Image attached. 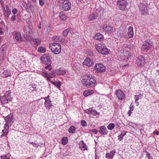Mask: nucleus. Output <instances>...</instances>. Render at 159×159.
I'll use <instances>...</instances> for the list:
<instances>
[{
    "instance_id": "obj_1",
    "label": "nucleus",
    "mask_w": 159,
    "mask_h": 159,
    "mask_svg": "<svg viewBox=\"0 0 159 159\" xmlns=\"http://www.w3.org/2000/svg\"><path fill=\"white\" fill-rule=\"evenodd\" d=\"M92 76L89 74H87L84 76L82 80V83L83 85L87 88H89L92 84L94 86L96 81L95 80L92 78Z\"/></svg>"
},
{
    "instance_id": "obj_2",
    "label": "nucleus",
    "mask_w": 159,
    "mask_h": 159,
    "mask_svg": "<svg viewBox=\"0 0 159 159\" xmlns=\"http://www.w3.org/2000/svg\"><path fill=\"white\" fill-rule=\"evenodd\" d=\"M59 5L60 8L65 11H68L71 8V3L67 0H60Z\"/></svg>"
},
{
    "instance_id": "obj_3",
    "label": "nucleus",
    "mask_w": 159,
    "mask_h": 159,
    "mask_svg": "<svg viewBox=\"0 0 159 159\" xmlns=\"http://www.w3.org/2000/svg\"><path fill=\"white\" fill-rule=\"evenodd\" d=\"M49 48L53 52L57 54L60 53L61 50V45L56 43H51L49 45Z\"/></svg>"
},
{
    "instance_id": "obj_4",
    "label": "nucleus",
    "mask_w": 159,
    "mask_h": 159,
    "mask_svg": "<svg viewBox=\"0 0 159 159\" xmlns=\"http://www.w3.org/2000/svg\"><path fill=\"white\" fill-rule=\"evenodd\" d=\"M4 117L6 123L4 125V126H6V128L11 126L12 125L14 121V117L12 114H11L6 116H3Z\"/></svg>"
},
{
    "instance_id": "obj_5",
    "label": "nucleus",
    "mask_w": 159,
    "mask_h": 159,
    "mask_svg": "<svg viewBox=\"0 0 159 159\" xmlns=\"http://www.w3.org/2000/svg\"><path fill=\"white\" fill-rule=\"evenodd\" d=\"M97 50L102 54H107L109 53V51L106 47L102 45L99 44L95 46Z\"/></svg>"
},
{
    "instance_id": "obj_6",
    "label": "nucleus",
    "mask_w": 159,
    "mask_h": 159,
    "mask_svg": "<svg viewBox=\"0 0 159 159\" xmlns=\"http://www.w3.org/2000/svg\"><path fill=\"white\" fill-rule=\"evenodd\" d=\"M105 67L102 64L98 63L95 65L94 69L96 72L101 73L105 71Z\"/></svg>"
},
{
    "instance_id": "obj_7",
    "label": "nucleus",
    "mask_w": 159,
    "mask_h": 159,
    "mask_svg": "<svg viewBox=\"0 0 159 159\" xmlns=\"http://www.w3.org/2000/svg\"><path fill=\"white\" fill-rule=\"evenodd\" d=\"M117 5L119 8L123 11L125 10L128 5L127 0H118Z\"/></svg>"
},
{
    "instance_id": "obj_8",
    "label": "nucleus",
    "mask_w": 159,
    "mask_h": 159,
    "mask_svg": "<svg viewBox=\"0 0 159 159\" xmlns=\"http://www.w3.org/2000/svg\"><path fill=\"white\" fill-rule=\"evenodd\" d=\"M139 9L141 13L143 15H146L148 13V4L140 3L139 5Z\"/></svg>"
},
{
    "instance_id": "obj_9",
    "label": "nucleus",
    "mask_w": 159,
    "mask_h": 159,
    "mask_svg": "<svg viewBox=\"0 0 159 159\" xmlns=\"http://www.w3.org/2000/svg\"><path fill=\"white\" fill-rule=\"evenodd\" d=\"M11 101L10 94L7 93L4 96H0V102L2 104H6L8 103L9 101Z\"/></svg>"
},
{
    "instance_id": "obj_10",
    "label": "nucleus",
    "mask_w": 159,
    "mask_h": 159,
    "mask_svg": "<svg viewBox=\"0 0 159 159\" xmlns=\"http://www.w3.org/2000/svg\"><path fill=\"white\" fill-rule=\"evenodd\" d=\"M102 28L104 30L103 31L104 32L108 35L111 34L115 31L114 28L110 26H103Z\"/></svg>"
},
{
    "instance_id": "obj_11",
    "label": "nucleus",
    "mask_w": 159,
    "mask_h": 159,
    "mask_svg": "<svg viewBox=\"0 0 159 159\" xmlns=\"http://www.w3.org/2000/svg\"><path fill=\"white\" fill-rule=\"evenodd\" d=\"M94 63V62L93 60L88 57L84 60L83 64L88 67H91L93 65Z\"/></svg>"
},
{
    "instance_id": "obj_12",
    "label": "nucleus",
    "mask_w": 159,
    "mask_h": 159,
    "mask_svg": "<svg viewBox=\"0 0 159 159\" xmlns=\"http://www.w3.org/2000/svg\"><path fill=\"white\" fill-rule=\"evenodd\" d=\"M40 60L43 63H48L50 61H51L50 58L49 54H44L41 57Z\"/></svg>"
},
{
    "instance_id": "obj_13",
    "label": "nucleus",
    "mask_w": 159,
    "mask_h": 159,
    "mask_svg": "<svg viewBox=\"0 0 159 159\" xmlns=\"http://www.w3.org/2000/svg\"><path fill=\"white\" fill-rule=\"evenodd\" d=\"M136 63L138 66H143L145 63V59L142 56H140L138 57L136 61Z\"/></svg>"
},
{
    "instance_id": "obj_14",
    "label": "nucleus",
    "mask_w": 159,
    "mask_h": 159,
    "mask_svg": "<svg viewBox=\"0 0 159 159\" xmlns=\"http://www.w3.org/2000/svg\"><path fill=\"white\" fill-rule=\"evenodd\" d=\"M152 43L150 41H145L142 46V49L145 51L149 50L151 47Z\"/></svg>"
},
{
    "instance_id": "obj_15",
    "label": "nucleus",
    "mask_w": 159,
    "mask_h": 159,
    "mask_svg": "<svg viewBox=\"0 0 159 159\" xmlns=\"http://www.w3.org/2000/svg\"><path fill=\"white\" fill-rule=\"evenodd\" d=\"M49 96H48L47 97L44 98L45 102L44 104L46 108L48 110H49L52 105L51 102V101L49 99Z\"/></svg>"
},
{
    "instance_id": "obj_16",
    "label": "nucleus",
    "mask_w": 159,
    "mask_h": 159,
    "mask_svg": "<svg viewBox=\"0 0 159 159\" xmlns=\"http://www.w3.org/2000/svg\"><path fill=\"white\" fill-rule=\"evenodd\" d=\"M116 94L118 99L123 100L125 98V94L121 90L118 89L116 91Z\"/></svg>"
},
{
    "instance_id": "obj_17",
    "label": "nucleus",
    "mask_w": 159,
    "mask_h": 159,
    "mask_svg": "<svg viewBox=\"0 0 159 159\" xmlns=\"http://www.w3.org/2000/svg\"><path fill=\"white\" fill-rule=\"evenodd\" d=\"M100 18L99 16H98L97 13H93L90 14L88 17V20L89 21H92L96 19H99Z\"/></svg>"
},
{
    "instance_id": "obj_18",
    "label": "nucleus",
    "mask_w": 159,
    "mask_h": 159,
    "mask_svg": "<svg viewBox=\"0 0 159 159\" xmlns=\"http://www.w3.org/2000/svg\"><path fill=\"white\" fill-rule=\"evenodd\" d=\"M79 148L81 150L84 151L85 150H88V147L83 141H81L79 143Z\"/></svg>"
},
{
    "instance_id": "obj_19",
    "label": "nucleus",
    "mask_w": 159,
    "mask_h": 159,
    "mask_svg": "<svg viewBox=\"0 0 159 159\" xmlns=\"http://www.w3.org/2000/svg\"><path fill=\"white\" fill-rule=\"evenodd\" d=\"M31 31V29L28 26H24L23 29L24 35H26L27 37H29L30 35Z\"/></svg>"
},
{
    "instance_id": "obj_20",
    "label": "nucleus",
    "mask_w": 159,
    "mask_h": 159,
    "mask_svg": "<svg viewBox=\"0 0 159 159\" xmlns=\"http://www.w3.org/2000/svg\"><path fill=\"white\" fill-rule=\"evenodd\" d=\"M74 33V30L73 29L71 28H68L63 31L62 34L63 36L66 37L67 36L69 33L72 34Z\"/></svg>"
},
{
    "instance_id": "obj_21",
    "label": "nucleus",
    "mask_w": 159,
    "mask_h": 159,
    "mask_svg": "<svg viewBox=\"0 0 159 159\" xmlns=\"http://www.w3.org/2000/svg\"><path fill=\"white\" fill-rule=\"evenodd\" d=\"M6 46L5 45H2L0 48V55L1 57L3 60L4 58L6 57V53L5 52L4 50L6 48Z\"/></svg>"
},
{
    "instance_id": "obj_22",
    "label": "nucleus",
    "mask_w": 159,
    "mask_h": 159,
    "mask_svg": "<svg viewBox=\"0 0 159 159\" xmlns=\"http://www.w3.org/2000/svg\"><path fill=\"white\" fill-rule=\"evenodd\" d=\"M99 129L100 130H99V132L101 134H102L103 135L107 134L108 132L105 126H102L100 127Z\"/></svg>"
},
{
    "instance_id": "obj_23",
    "label": "nucleus",
    "mask_w": 159,
    "mask_h": 159,
    "mask_svg": "<svg viewBox=\"0 0 159 159\" xmlns=\"http://www.w3.org/2000/svg\"><path fill=\"white\" fill-rule=\"evenodd\" d=\"M115 153V150L111 151L110 153H107L106 155V158L107 159H112Z\"/></svg>"
},
{
    "instance_id": "obj_24",
    "label": "nucleus",
    "mask_w": 159,
    "mask_h": 159,
    "mask_svg": "<svg viewBox=\"0 0 159 159\" xmlns=\"http://www.w3.org/2000/svg\"><path fill=\"white\" fill-rule=\"evenodd\" d=\"M103 36L102 34L98 33L95 35L94 38L95 39L102 41L103 39Z\"/></svg>"
},
{
    "instance_id": "obj_25",
    "label": "nucleus",
    "mask_w": 159,
    "mask_h": 159,
    "mask_svg": "<svg viewBox=\"0 0 159 159\" xmlns=\"http://www.w3.org/2000/svg\"><path fill=\"white\" fill-rule=\"evenodd\" d=\"M128 35L129 38H131L134 36L133 29L131 26H129L128 29Z\"/></svg>"
},
{
    "instance_id": "obj_26",
    "label": "nucleus",
    "mask_w": 159,
    "mask_h": 159,
    "mask_svg": "<svg viewBox=\"0 0 159 159\" xmlns=\"http://www.w3.org/2000/svg\"><path fill=\"white\" fill-rule=\"evenodd\" d=\"M15 39L17 41H20L21 39V34L18 32H16L14 34Z\"/></svg>"
},
{
    "instance_id": "obj_27",
    "label": "nucleus",
    "mask_w": 159,
    "mask_h": 159,
    "mask_svg": "<svg viewBox=\"0 0 159 159\" xmlns=\"http://www.w3.org/2000/svg\"><path fill=\"white\" fill-rule=\"evenodd\" d=\"M93 92V90H87L84 91L83 94L84 96L87 97L91 95Z\"/></svg>"
},
{
    "instance_id": "obj_28",
    "label": "nucleus",
    "mask_w": 159,
    "mask_h": 159,
    "mask_svg": "<svg viewBox=\"0 0 159 159\" xmlns=\"http://www.w3.org/2000/svg\"><path fill=\"white\" fill-rule=\"evenodd\" d=\"M59 16L60 19L62 20H64L67 18V16L63 12H60Z\"/></svg>"
},
{
    "instance_id": "obj_29",
    "label": "nucleus",
    "mask_w": 159,
    "mask_h": 159,
    "mask_svg": "<svg viewBox=\"0 0 159 159\" xmlns=\"http://www.w3.org/2000/svg\"><path fill=\"white\" fill-rule=\"evenodd\" d=\"M6 126H4V128L5 129L4 130H2V132H3V134L1 135V137H2L3 136H5L8 133V129L9 128V127H8L7 128H6Z\"/></svg>"
},
{
    "instance_id": "obj_30",
    "label": "nucleus",
    "mask_w": 159,
    "mask_h": 159,
    "mask_svg": "<svg viewBox=\"0 0 159 159\" xmlns=\"http://www.w3.org/2000/svg\"><path fill=\"white\" fill-rule=\"evenodd\" d=\"M127 132L124 131L121 134L118 136V139L119 141L121 140L123 138L124 136L126 134Z\"/></svg>"
},
{
    "instance_id": "obj_31",
    "label": "nucleus",
    "mask_w": 159,
    "mask_h": 159,
    "mask_svg": "<svg viewBox=\"0 0 159 159\" xmlns=\"http://www.w3.org/2000/svg\"><path fill=\"white\" fill-rule=\"evenodd\" d=\"M85 112L86 113H87L90 116H94L96 114H97L98 115H99V113L96 112H91V111H89L88 110H85Z\"/></svg>"
},
{
    "instance_id": "obj_32",
    "label": "nucleus",
    "mask_w": 159,
    "mask_h": 159,
    "mask_svg": "<svg viewBox=\"0 0 159 159\" xmlns=\"http://www.w3.org/2000/svg\"><path fill=\"white\" fill-rule=\"evenodd\" d=\"M51 61H50L48 63H45L46 65V66L45 67V69H48L49 70H51L52 68L51 66Z\"/></svg>"
},
{
    "instance_id": "obj_33",
    "label": "nucleus",
    "mask_w": 159,
    "mask_h": 159,
    "mask_svg": "<svg viewBox=\"0 0 159 159\" xmlns=\"http://www.w3.org/2000/svg\"><path fill=\"white\" fill-rule=\"evenodd\" d=\"M52 40L55 42H58L61 41V39L60 36H55L52 38Z\"/></svg>"
},
{
    "instance_id": "obj_34",
    "label": "nucleus",
    "mask_w": 159,
    "mask_h": 159,
    "mask_svg": "<svg viewBox=\"0 0 159 159\" xmlns=\"http://www.w3.org/2000/svg\"><path fill=\"white\" fill-rule=\"evenodd\" d=\"M51 83L52 84L54 85L55 86H56L57 88L60 89V88L61 86V82L60 81L58 82H53L52 81Z\"/></svg>"
},
{
    "instance_id": "obj_35",
    "label": "nucleus",
    "mask_w": 159,
    "mask_h": 159,
    "mask_svg": "<svg viewBox=\"0 0 159 159\" xmlns=\"http://www.w3.org/2000/svg\"><path fill=\"white\" fill-rule=\"evenodd\" d=\"M68 131L69 133L71 134L73 133L75 131V126H71L68 129Z\"/></svg>"
},
{
    "instance_id": "obj_36",
    "label": "nucleus",
    "mask_w": 159,
    "mask_h": 159,
    "mask_svg": "<svg viewBox=\"0 0 159 159\" xmlns=\"http://www.w3.org/2000/svg\"><path fill=\"white\" fill-rule=\"evenodd\" d=\"M61 143L63 145H66L68 139L66 137H63L61 139Z\"/></svg>"
},
{
    "instance_id": "obj_37",
    "label": "nucleus",
    "mask_w": 159,
    "mask_h": 159,
    "mask_svg": "<svg viewBox=\"0 0 159 159\" xmlns=\"http://www.w3.org/2000/svg\"><path fill=\"white\" fill-rule=\"evenodd\" d=\"M115 126L114 124L111 123L109 124L107 126V128L110 130L113 129Z\"/></svg>"
},
{
    "instance_id": "obj_38",
    "label": "nucleus",
    "mask_w": 159,
    "mask_h": 159,
    "mask_svg": "<svg viewBox=\"0 0 159 159\" xmlns=\"http://www.w3.org/2000/svg\"><path fill=\"white\" fill-rule=\"evenodd\" d=\"M49 74V78H52L56 76V72L54 70H52L51 73H48Z\"/></svg>"
},
{
    "instance_id": "obj_39",
    "label": "nucleus",
    "mask_w": 159,
    "mask_h": 159,
    "mask_svg": "<svg viewBox=\"0 0 159 159\" xmlns=\"http://www.w3.org/2000/svg\"><path fill=\"white\" fill-rule=\"evenodd\" d=\"M33 41L36 45H39L40 43V41L38 39H33Z\"/></svg>"
},
{
    "instance_id": "obj_40",
    "label": "nucleus",
    "mask_w": 159,
    "mask_h": 159,
    "mask_svg": "<svg viewBox=\"0 0 159 159\" xmlns=\"http://www.w3.org/2000/svg\"><path fill=\"white\" fill-rule=\"evenodd\" d=\"M38 51L40 52L43 53L46 51L45 48L43 47H40L38 48Z\"/></svg>"
},
{
    "instance_id": "obj_41",
    "label": "nucleus",
    "mask_w": 159,
    "mask_h": 159,
    "mask_svg": "<svg viewBox=\"0 0 159 159\" xmlns=\"http://www.w3.org/2000/svg\"><path fill=\"white\" fill-rule=\"evenodd\" d=\"M42 75L43 76L46 77L48 80H49V74H48V73H47L45 71H44L42 72Z\"/></svg>"
},
{
    "instance_id": "obj_42",
    "label": "nucleus",
    "mask_w": 159,
    "mask_h": 159,
    "mask_svg": "<svg viewBox=\"0 0 159 159\" xmlns=\"http://www.w3.org/2000/svg\"><path fill=\"white\" fill-rule=\"evenodd\" d=\"M29 89H30V90L33 91L34 90H36V88L35 87V85H29Z\"/></svg>"
},
{
    "instance_id": "obj_43",
    "label": "nucleus",
    "mask_w": 159,
    "mask_h": 159,
    "mask_svg": "<svg viewBox=\"0 0 159 159\" xmlns=\"http://www.w3.org/2000/svg\"><path fill=\"white\" fill-rule=\"evenodd\" d=\"M66 72L65 70H60L59 71H57V75H63L65 74Z\"/></svg>"
},
{
    "instance_id": "obj_44",
    "label": "nucleus",
    "mask_w": 159,
    "mask_h": 159,
    "mask_svg": "<svg viewBox=\"0 0 159 159\" xmlns=\"http://www.w3.org/2000/svg\"><path fill=\"white\" fill-rule=\"evenodd\" d=\"M30 143L32 144L33 146L36 148H37L39 146L38 143H36L33 142H30Z\"/></svg>"
},
{
    "instance_id": "obj_45",
    "label": "nucleus",
    "mask_w": 159,
    "mask_h": 159,
    "mask_svg": "<svg viewBox=\"0 0 159 159\" xmlns=\"http://www.w3.org/2000/svg\"><path fill=\"white\" fill-rule=\"evenodd\" d=\"M142 97V95L139 94V95H135L134 96V98L135 99L139 100V99L141 98Z\"/></svg>"
},
{
    "instance_id": "obj_46",
    "label": "nucleus",
    "mask_w": 159,
    "mask_h": 159,
    "mask_svg": "<svg viewBox=\"0 0 159 159\" xmlns=\"http://www.w3.org/2000/svg\"><path fill=\"white\" fill-rule=\"evenodd\" d=\"M81 125L83 126H85L87 125V123L84 120H82L81 121Z\"/></svg>"
},
{
    "instance_id": "obj_47",
    "label": "nucleus",
    "mask_w": 159,
    "mask_h": 159,
    "mask_svg": "<svg viewBox=\"0 0 159 159\" xmlns=\"http://www.w3.org/2000/svg\"><path fill=\"white\" fill-rule=\"evenodd\" d=\"M60 42H61V43L63 45H66L68 41L67 40L65 39H61V40Z\"/></svg>"
},
{
    "instance_id": "obj_48",
    "label": "nucleus",
    "mask_w": 159,
    "mask_h": 159,
    "mask_svg": "<svg viewBox=\"0 0 159 159\" xmlns=\"http://www.w3.org/2000/svg\"><path fill=\"white\" fill-rule=\"evenodd\" d=\"M86 110H88L89 112L92 111V112H97L96 110L95 109L93 108H89V109H87Z\"/></svg>"
},
{
    "instance_id": "obj_49",
    "label": "nucleus",
    "mask_w": 159,
    "mask_h": 159,
    "mask_svg": "<svg viewBox=\"0 0 159 159\" xmlns=\"http://www.w3.org/2000/svg\"><path fill=\"white\" fill-rule=\"evenodd\" d=\"M39 5L41 6H43L44 4V0H39Z\"/></svg>"
},
{
    "instance_id": "obj_50",
    "label": "nucleus",
    "mask_w": 159,
    "mask_h": 159,
    "mask_svg": "<svg viewBox=\"0 0 159 159\" xmlns=\"http://www.w3.org/2000/svg\"><path fill=\"white\" fill-rule=\"evenodd\" d=\"M17 12V10L16 8H14L12 10V13L14 15Z\"/></svg>"
},
{
    "instance_id": "obj_51",
    "label": "nucleus",
    "mask_w": 159,
    "mask_h": 159,
    "mask_svg": "<svg viewBox=\"0 0 159 159\" xmlns=\"http://www.w3.org/2000/svg\"><path fill=\"white\" fill-rule=\"evenodd\" d=\"M16 19V16L15 15L13 16L11 18V20L12 21H15Z\"/></svg>"
},
{
    "instance_id": "obj_52",
    "label": "nucleus",
    "mask_w": 159,
    "mask_h": 159,
    "mask_svg": "<svg viewBox=\"0 0 159 159\" xmlns=\"http://www.w3.org/2000/svg\"><path fill=\"white\" fill-rule=\"evenodd\" d=\"M1 159H10L9 157H7L6 156H2Z\"/></svg>"
},
{
    "instance_id": "obj_53",
    "label": "nucleus",
    "mask_w": 159,
    "mask_h": 159,
    "mask_svg": "<svg viewBox=\"0 0 159 159\" xmlns=\"http://www.w3.org/2000/svg\"><path fill=\"white\" fill-rule=\"evenodd\" d=\"M92 131L95 134H96L98 132V130L95 129H93Z\"/></svg>"
},
{
    "instance_id": "obj_54",
    "label": "nucleus",
    "mask_w": 159,
    "mask_h": 159,
    "mask_svg": "<svg viewBox=\"0 0 159 159\" xmlns=\"http://www.w3.org/2000/svg\"><path fill=\"white\" fill-rule=\"evenodd\" d=\"M4 14L5 15L6 14L8 16L10 14V11H7V12H4Z\"/></svg>"
},
{
    "instance_id": "obj_55",
    "label": "nucleus",
    "mask_w": 159,
    "mask_h": 159,
    "mask_svg": "<svg viewBox=\"0 0 159 159\" xmlns=\"http://www.w3.org/2000/svg\"><path fill=\"white\" fill-rule=\"evenodd\" d=\"M153 134H156L157 135H159V131H155L153 132Z\"/></svg>"
},
{
    "instance_id": "obj_56",
    "label": "nucleus",
    "mask_w": 159,
    "mask_h": 159,
    "mask_svg": "<svg viewBox=\"0 0 159 159\" xmlns=\"http://www.w3.org/2000/svg\"><path fill=\"white\" fill-rule=\"evenodd\" d=\"M146 156L148 158H149V157L152 158V157L151 156L150 154L149 153L147 152Z\"/></svg>"
},
{
    "instance_id": "obj_57",
    "label": "nucleus",
    "mask_w": 159,
    "mask_h": 159,
    "mask_svg": "<svg viewBox=\"0 0 159 159\" xmlns=\"http://www.w3.org/2000/svg\"><path fill=\"white\" fill-rule=\"evenodd\" d=\"M94 157L95 158V159H99L98 157H97V154L96 153L95 154V155H94Z\"/></svg>"
},
{
    "instance_id": "obj_58",
    "label": "nucleus",
    "mask_w": 159,
    "mask_h": 159,
    "mask_svg": "<svg viewBox=\"0 0 159 159\" xmlns=\"http://www.w3.org/2000/svg\"><path fill=\"white\" fill-rule=\"evenodd\" d=\"M131 112L130 110H129L128 111V114L129 116H130L131 115Z\"/></svg>"
},
{
    "instance_id": "obj_59",
    "label": "nucleus",
    "mask_w": 159,
    "mask_h": 159,
    "mask_svg": "<svg viewBox=\"0 0 159 159\" xmlns=\"http://www.w3.org/2000/svg\"><path fill=\"white\" fill-rule=\"evenodd\" d=\"M6 10H7V11H9V7H8V5L6 6Z\"/></svg>"
},
{
    "instance_id": "obj_60",
    "label": "nucleus",
    "mask_w": 159,
    "mask_h": 159,
    "mask_svg": "<svg viewBox=\"0 0 159 159\" xmlns=\"http://www.w3.org/2000/svg\"><path fill=\"white\" fill-rule=\"evenodd\" d=\"M2 33V29L1 28H0V34Z\"/></svg>"
},
{
    "instance_id": "obj_61",
    "label": "nucleus",
    "mask_w": 159,
    "mask_h": 159,
    "mask_svg": "<svg viewBox=\"0 0 159 159\" xmlns=\"http://www.w3.org/2000/svg\"><path fill=\"white\" fill-rule=\"evenodd\" d=\"M138 100H136V99H135V103H138Z\"/></svg>"
},
{
    "instance_id": "obj_62",
    "label": "nucleus",
    "mask_w": 159,
    "mask_h": 159,
    "mask_svg": "<svg viewBox=\"0 0 159 159\" xmlns=\"http://www.w3.org/2000/svg\"><path fill=\"white\" fill-rule=\"evenodd\" d=\"M0 2L1 4V6L2 7V6L3 3L1 1H0Z\"/></svg>"
},
{
    "instance_id": "obj_63",
    "label": "nucleus",
    "mask_w": 159,
    "mask_h": 159,
    "mask_svg": "<svg viewBox=\"0 0 159 159\" xmlns=\"http://www.w3.org/2000/svg\"><path fill=\"white\" fill-rule=\"evenodd\" d=\"M33 2H36V0H31Z\"/></svg>"
},
{
    "instance_id": "obj_64",
    "label": "nucleus",
    "mask_w": 159,
    "mask_h": 159,
    "mask_svg": "<svg viewBox=\"0 0 159 159\" xmlns=\"http://www.w3.org/2000/svg\"><path fill=\"white\" fill-rule=\"evenodd\" d=\"M148 159H152V158H151V157H149V158H148Z\"/></svg>"
}]
</instances>
